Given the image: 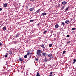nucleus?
<instances>
[{"instance_id": "1", "label": "nucleus", "mask_w": 76, "mask_h": 76, "mask_svg": "<svg viewBox=\"0 0 76 76\" xmlns=\"http://www.w3.org/2000/svg\"><path fill=\"white\" fill-rule=\"evenodd\" d=\"M40 53H42V51L40 50H37V55H40Z\"/></svg>"}, {"instance_id": "36", "label": "nucleus", "mask_w": 76, "mask_h": 76, "mask_svg": "<svg viewBox=\"0 0 76 76\" xmlns=\"http://www.w3.org/2000/svg\"><path fill=\"white\" fill-rule=\"evenodd\" d=\"M2 10V8H0V11Z\"/></svg>"}, {"instance_id": "9", "label": "nucleus", "mask_w": 76, "mask_h": 76, "mask_svg": "<svg viewBox=\"0 0 76 76\" xmlns=\"http://www.w3.org/2000/svg\"><path fill=\"white\" fill-rule=\"evenodd\" d=\"M58 24H56L55 25V27L56 28H58Z\"/></svg>"}, {"instance_id": "12", "label": "nucleus", "mask_w": 76, "mask_h": 76, "mask_svg": "<svg viewBox=\"0 0 76 76\" xmlns=\"http://www.w3.org/2000/svg\"><path fill=\"white\" fill-rule=\"evenodd\" d=\"M19 60H20V61H23V59L22 58H20H20H19Z\"/></svg>"}, {"instance_id": "2", "label": "nucleus", "mask_w": 76, "mask_h": 76, "mask_svg": "<svg viewBox=\"0 0 76 76\" xmlns=\"http://www.w3.org/2000/svg\"><path fill=\"white\" fill-rule=\"evenodd\" d=\"M48 57H50L51 58H53V56H52V53H50L48 55Z\"/></svg>"}, {"instance_id": "42", "label": "nucleus", "mask_w": 76, "mask_h": 76, "mask_svg": "<svg viewBox=\"0 0 76 76\" xmlns=\"http://www.w3.org/2000/svg\"><path fill=\"white\" fill-rule=\"evenodd\" d=\"M60 5H59V7H60Z\"/></svg>"}, {"instance_id": "40", "label": "nucleus", "mask_w": 76, "mask_h": 76, "mask_svg": "<svg viewBox=\"0 0 76 76\" xmlns=\"http://www.w3.org/2000/svg\"><path fill=\"white\" fill-rule=\"evenodd\" d=\"M72 32H75V31H72Z\"/></svg>"}, {"instance_id": "33", "label": "nucleus", "mask_w": 76, "mask_h": 76, "mask_svg": "<svg viewBox=\"0 0 76 76\" xmlns=\"http://www.w3.org/2000/svg\"><path fill=\"white\" fill-rule=\"evenodd\" d=\"M3 24H4V23H3V24H2V25H1L0 27H1L3 25Z\"/></svg>"}, {"instance_id": "11", "label": "nucleus", "mask_w": 76, "mask_h": 76, "mask_svg": "<svg viewBox=\"0 0 76 76\" xmlns=\"http://www.w3.org/2000/svg\"><path fill=\"white\" fill-rule=\"evenodd\" d=\"M62 4L64 5V4H66V2L65 1H63L62 3Z\"/></svg>"}, {"instance_id": "6", "label": "nucleus", "mask_w": 76, "mask_h": 76, "mask_svg": "<svg viewBox=\"0 0 76 76\" xmlns=\"http://www.w3.org/2000/svg\"><path fill=\"white\" fill-rule=\"evenodd\" d=\"M61 25H63L64 26L65 25H66V24L63 22H61Z\"/></svg>"}, {"instance_id": "19", "label": "nucleus", "mask_w": 76, "mask_h": 76, "mask_svg": "<svg viewBox=\"0 0 76 76\" xmlns=\"http://www.w3.org/2000/svg\"><path fill=\"white\" fill-rule=\"evenodd\" d=\"M36 76H40V75H39L38 72L37 73Z\"/></svg>"}, {"instance_id": "3", "label": "nucleus", "mask_w": 76, "mask_h": 76, "mask_svg": "<svg viewBox=\"0 0 76 76\" xmlns=\"http://www.w3.org/2000/svg\"><path fill=\"white\" fill-rule=\"evenodd\" d=\"M65 23L67 25V24H69V23H70V21H69L68 20H66L65 21Z\"/></svg>"}, {"instance_id": "34", "label": "nucleus", "mask_w": 76, "mask_h": 76, "mask_svg": "<svg viewBox=\"0 0 76 76\" xmlns=\"http://www.w3.org/2000/svg\"><path fill=\"white\" fill-rule=\"evenodd\" d=\"M35 0H30L31 1H34Z\"/></svg>"}, {"instance_id": "17", "label": "nucleus", "mask_w": 76, "mask_h": 76, "mask_svg": "<svg viewBox=\"0 0 76 76\" xmlns=\"http://www.w3.org/2000/svg\"><path fill=\"white\" fill-rule=\"evenodd\" d=\"M44 61L45 62H47V61H48V59H47L46 58H45Z\"/></svg>"}, {"instance_id": "8", "label": "nucleus", "mask_w": 76, "mask_h": 76, "mask_svg": "<svg viewBox=\"0 0 76 76\" xmlns=\"http://www.w3.org/2000/svg\"><path fill=\"white\" fill-rule=\"evenodd\" d=\"M34 8H30L29 9V10H30V11H33V10H34Z\"/></svg>"}, {"instance_id": "41", "label": "nucleus", "mask_w": 76, "mask_h": 76, "mask_svg": "<svg viewBox=\"0 0 76 76\" xmlns=\"http://www.w3.org/2000/svg\"><path fill=\"white\" fill-rule=\"evenodd\" d=\"M26 9L27 8V9H28V7H26Z\"/></svg>"}, {"instance_id": "27", "label": "nucleus", "mask_w": 76, "mask_h": 76, "mask_svg": "<svg viewBox=\"0 0 76 76\" xmlns=\"http://www.w3.org/2000/svg\"><path fill=\"white\" fill-rule=\"evenodd\" d=\"M27 57H28V56H27V55H25L24 56V58H27Z\"/></svg>"}, {"instance_id": "4", "label": "nucleus", "mask_w": 76, "mask_h": 76, "mask_svg": "<svg viewBox=\"0 0 76 76\" xmlns=\"http://www.w3.org/2000/svg\"><path fill=\"white\" fill-rule=\"evenodd\" d=\"M42 55H43V56H44V57H46L47 54L46 53H44V52H43L42 53Z\"/></svg>"}, {"instance_id": "25", "label": "nucleus", "mask_w": 76, "mask_h": 76, "mask_svg": "<svg viewBox=\"0 0 76 76\" xmlns=\"http://www.w3.org/2000/svg\"><path fill=\"white\" fill-rule=\"evenodd\" d=\"M66 53V51H64L63 52V53H62L63 54V55H64V54L65 53Z\"/></svg>"}, {"instance_id": "7", "label": "nucleus", "mask_w": 76, "mask_h": 76, "mask_svg": "<svg viewBox=\"0 0 76 76\" xmlns=\"http://www.w3.org/2000/svg\"><path fill=\"white\" fill-rule=\"evenodd\" d=\"M40 12V9L38 10L36 12H35V13H39Z\"/></svg>"}, {"instance_id": "18", "label": "nucleus", "mask_w": 76, "mask_h": 76, "mask_svg": "<svg viewBox=\"0 0 76 76\" xmlns=\"http://www.w3.org/2000/svg\"><path fill=\"white\" fill-rule=\"evenodd\" d=\"M73 61H74V62L73 63V64H75V62H76V60L75 59H74L73 60Z\"/></svg>"}, {"instance_id": "37", "label": "nucleus", "mask_w": 76, "mask_h": 76, "mask_svg": "<svg viewBox=\"0 0 76 76\" xmlns=\"http://www.w3.org/2000/svg\"><path fill=\"white\" fill-rule=\"evenodd\" d=\"M53 72H50V74H53Z\"/></svg>"}, {"instance_id": "32", "label": "nucleus", "mask_w": 76, "mask_h": 76, "mask_svg": "<svg viewBox=\"0 0 76 76\" xmlns=\"http://www.w3.org/2000/svg\"><path fill=\"white\" fill-rule=\"evenodd\" d=\"M35 60H36V61H38V59L37 58H36Z\"/></svg>"}, {"instance_id": "15", "label": "nucleus", "mask_w": 76, "mask_h": 76, "mask_svg": "<svg viewBox=\"0 0 76 76\" xmlns=\"http://www.w3.org/2000/svg\"><path fill=\"white\" fill-rule=\"evenodd\" d=\"M2 29L4 31H6V28L5 27H3Z\"/></svg>"}, {"instance_id": "10", "label": "nucleus", "mask_w": 76, "mask_h": 76, "mask_svg": "<svg viewBox=\"0 0 76 76\" xmlns=\"http://www.w3.org/2000/svg\"><path fill=\"white\" fill-rule=\"evenodd\" d=\"M26 55H27V56H30V55H31V53H29V51H28V53H27Z\"/></svg>"}, {"instance_id": "16", "label": "nucleus", "mask_w": 76, "mask_h": 76, "mask_svg": "<svg viewBox=\"0 0 76 76\" xmlns=\"http://www.w3.org/2000/svg\"><path fill=\"white\" fill-rule=\"evenodd\" d=\"M40 46H41V47H42V48H43L44 49L45 48V47L44 45H41Z\"/></svg>"}, {"instance_id": "23", "label": "nucleus", "mask_w": 76, "mask_h": 76, "mask_svg": "<svg viewBox=\"0 0 76 76\" xmlns=\"http://www.w3.org/2000/svg\"><path fill=\"white\" fill-rule=\"evenodd\" d=\"M68 9H69V7H68L66 8L65 10V11H67V10Z\"/></svg>"}, {"instance_id": "5", "label": "nucleus", "mask_w": 76, "mask_h": 76, "mask_svg": "<svg viewBox=\"0 0 76 76\" xmlns=\"http://www.w3.org/2000/svg\"><path fill=\"white\" fill-rule=\"evenodd\" d=\"M19 35H20V34L17 33V35H15V38H18V37H19Z\"/></svg>"}, {"instance_id": "20", "label": "nucleus", "mask_w": 76, "mask_h": 76, "mask_svg": "<svg viewBox=\"0 0 76 76\" xmlns=\"http://www.w3.org/2000/svg\"><path fill=\"white\" fill-rule=\"evenodd\" d=\"M64 6H63L61 9V10H63V9H64Z\"/></svg>"}, {"instance_id": "13", "label": "nucleus", "mask_w": 76, "mask_h": 76, "mask_svg": "<svg viewBox=\"0 0 76 76\" xmlns=\"http://www.w3.org/2000/svg\"><path fill=\"white\" fill-rule=\"evenodd\" d=\"M4 7H7V4H4Z\"/></svg>"}, {"instance_id": "30", "label": "nucleus", "mask_w": 76, "mask_h": 76, "mask_svg": "<svg viewBox=\"0 0 76 76\" xmlns=\"http://www.w3.org/2000/svg\"><path fill=\"white\" fill-rule=\"evenodd\" d=\"M7 55H5V57H7V55H8L9 54L8 53L7 54Z\"/></svg>"}, {"instance_id": "22", "label": "nucleus", "mask_w": 76, "mask_h": 76, "mask_svg": "<svg viewBox=\"0 0 76 76\" xmlns=\"http://www.w3.org/2000/svg\"><path fill=\"white\" fill-rule=\"evenodd\" d=\"M47 31H44L43 33V34H45V33H47Z\"/></svg>"}, {"instance_id": "35", "label": "nucleus", "mask_w": 76, "mask_h": 76, "mask_svg": "<svg viewBox=\"0 0 76 76\" xmlns=\"http://www.w3.org/2000/svg\"><path fill=\"white\" fill-rule=\"evenodd\" d=\"M1 45H2V44L0 42V46H1Z\"/></svg>"}, {"instance_id": "21", "label": "nucleus", "mask_w": 76, "mask_h": 76, "mask_svg": "<svg viewBox=\"0 0 76 76\" xmlns=\"http://www.w3.org/2000/svg\"><path fill=\"white\" fill-rule=\"evenodd\" d=\"M75 29L76 28H72L71 29L72 31H74V30H75Z\"/></svg>"}, {"instance_id": "28", "label": "nucleus", "mask_w": 76, "mask_h": 76, "mask_svg": "<svg viewBox=\"0 0 76 76\" xmlns=\"http://www.w3.org/2000/svg\"><path fill=\"white\" fill-rule=\"evenodd\" d=\"M71 42V41H69V42H66V44H69V43H70V42Z\"/></svg>"}, {"instance_id": "31", "label": "nucleus", "mask_w": 76, "mask_h": 76, "mask_svg": "<svg viewBox=\"0 0 76 76\" xmlns=\"http://www.w3.org/2000/svg\"><path fill=\"white\" fill-rule=\"evenodd\" d=\"M70 37V35H68L66 36V37H67V38H68V37Z\"/></svg>"}, {"instance_id": "14", "label": "nucleus", "mask_w": 76, "mask_h": 76, "mask_svg": "<svg viewBox=\"0 0 76 76\" xmlns=\"http://www.w3.org/2000/svg\"><path fill=\"white\" fill-rule=\"evenodd\" d=\"M42 16H45V15H46V13L45 12H44L42 14Z\"/></svg>"}, {"instance_id": "39", "label": "nucleus", "mask_w": 76, "mask_h": 76, "mask_svg": "<svg viewBox=\"0 0 76 76\" xmlns=\"http://www.w3.org/2000/svg\"><path fill=\"white\" fill-rule=\"evenodd\" d=\"M49 76H53V75H52L50 74V75H49Z\"/></svg>"}, {"instance_id": "24", "label": "nucleus", "mask_w": 76, "mask_h": 76, "mask_svg": "<svg viewBox=\"0 0 76 76\" xmlns=\"http://www.w3.org/2000/svg\"><path fill=\"white\" fill-rule=\"evenodd\" d=\"M52 44H49V46L50 47H52Z\"/></svg>"}, {"instance_id": "26", "label": "nucleus", "mask_w": 76, "mask_h": 76, "mask_svg": "<svg viewBox=\"0 0 76 76\" xmlns=\"http://www.w3.org/2000/svg\"><path fill=\"white\" fill-rule=\"evenodd\" d=\"M34 21V20H30V22H32L33 21Z\"/></svg>"}, {"instance_id": "38", "label": "nucleus", "mask_w": 76, "mask_h": 76, "mask_svg": "<svg viewBox=\"0 0 76 76\" xmlns=\"http://www.w3.org/2000/svg\"><path fill=\"white\" fill-rule=\"evenodd\" d=\"M2 22V21H1V20L0 21V23H1Z\"/></svg>"}, {"instance_id": "29", "label": "nucleus", "mask_w": 76, "mask_h": 76, "mask_svg": "<svg viewBox=\"0 0 76 76\" xmlns=\"http://www.w3.org/2000/svg\"><path fill=\"white\" fill-rule=\"evenodd\" d=\"M9 54H13V53H12V52H10H10Z\"/></svg>"}]
</instances>
